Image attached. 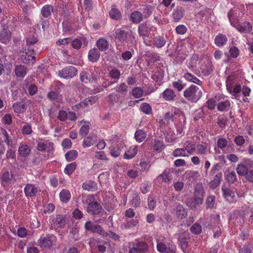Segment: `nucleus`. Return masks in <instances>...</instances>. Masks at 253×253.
<instances>
[{"label":"nucleus","instance_id":"nucleus-34","mask_svg":"<svg viewBox=\"0 0 253 253\" xmlns=\"http://www.w3.org/2000/svg\"><path fill=\"white\" fill-rule=\"evenodd\" d=\"M121 72L120 70L116 68H113L109 70L108 73L109 76L113 80L114 83H117L121 77Z\"/></svg>","mask_w":253,"mask_h":253},{"label":"nucleus","instance_id":"nucleus-60","mask_svg":"<svg viewBox=\"0 0 253 253\" xmlns=\"http://www.w3.org/2000/svg\"><path fill=\"white\" fill-rule=\"evenodd\" d=\"M110 150L111 156L115 158L118 157L121 154V149L119 147L111 146Z\"/></svg>","mask_w":253,"mask_h":253},{"label":"nucleus","instance_id":"nucleus-56","mask_svg":"<svg viewBox=\"0 0 253 253\" xmlns=\"http://www.w3.org/2000/svg\"><path fill=\"white\" fill-rule=\"evenodd\" d=\"M215 203V196L210 195L208 196L206 201V205L207 209H212L214 207Z\"/></svg>","mask_w":253,"mask_h":253},{"label":"nucleus","instance_id":"nucleus-13","mask_svg":"<svg viewBox=\"0 0 253 253\" xmlns=\"http://www.w3.org/2000/svg\"><path fill=\"white\" fill-rule=\"evenodd\" d=\"M238 31L241 33L249 34L252 30V25L251 23L248 21H244L240 23L239 22L234 27Z\"/></svg>","mask_w":253,"mask_h":253},{"label":"nucleus","instance_id":"nucleus-58","mask_svg":"<svg viewBox=\"0 0 253 253\" xmlns=\"http://www.w3.org/2000/svg\"><path fill=\"white\" fill-rule=\"evenodd\" d=\"M191 231L192 233L198 235L202 232V226L198 223H195L191 227Z\"/></svg>","mask_w":253,"mask_h":253},{"label":"nucleus","instance_id":"nucleus-15","mask_svg":"<svg viewBox=\"0 0 253 253\" xmlns=\"http://www.w3.org/2000/svg\"><path fill=\"white\" fill-rule=\"evenodd\" d=\"M64 84L59 81H56L51 85V90L48 93L47 95H59L64 90Z\"/></svg>","mask_w":253,"mask_h":253},{"label":"nucleus","instance_id":"nucleus-24","mask_svg":"<svg viewBox=\"0 0 253 253\" xmlns=\"http://www.w3.org/2000/svg\"><path fill=\"white\" fill-rule=\"evenodd\" d=\"M100 53L99 50L97 48L91 49L88 54V59L89 61L94 63L96 62L100 58Z\"/></svg>","mask_w":253,"mask_h":253},{"label":"nucleus","instance_id":"nucleus-59","mask_svg":"<svg viewBox=\"0 0 253 253\" xmlns=\"http://www.w3.org/2000/svg\"><path fill=\"white\" fill-rule=\"evenodd\" d=\"M217 145L218 148L223 150L228 145V141L224 138H219L217 141Z\"/></svg>","mask_w":253,"mask_h":253},{"label":"nucleus","instance_id":"nucleus-1","mask_svg":"<svg viewBox=\"0 0 253 253\" xmlns=\"http://www.w3.org/2000/svg\"><path fill=\"white\" fill-rule=\"evenodd\" d=\"M113 35L116 43H132L136 41L135 33L131 30L126 31L122 28H118L114 31Z\"/></svg>","mask_w":253,"mask_h":253},{"label":"nucleus","instance_id":"nucleus-53","mask_svg":"<svg viewBox=\"0 0 253 253\" xmlns=\"http://www.w3.org/2000/svg\"><path fill=\"white\" fill-rule=\"evenodd\" d=\"M76 167L77 164L76 163H71L67 165L64 169V172L68 175H70L74 172Z\"/></svg>","mask_w":253,"mask_h":253},{"label":"nucleus","instance_id":"nucleus-9","mask_svg":"<svg viewBox=\"0 0 253 253\" xmlns=\"http://www.w3.org/2000/svg\"><path fill=\"white\" fill-rule=\"evenodd\" d=\"M84 228L86 232L97 233L101 235H106L105 231L102 229L100 225L95 224L91 221H88L85 222Z\"/></svg>","mask_w":253,"mask_h":253},{"label":"nucleus","instance_id":"nucleus-44","mask_svg":"<svg viewBox=\"0 0 253 253\" xmlns=\"http://www.w3.org/2000/svg\"><path fill=\"white\" fill-rule=\"evenodd\" d=\"M27 73L26 67L22 65H18L15 67V73L17 77L23 78Z\"/></svg>","mask_w":253,"mask_h":253},{"label":"nucleus","instance_id":"nucleus-36","mask_svg":"<svg viewBox=\"0 0 253 253\" xmlns=\"http://www.w3.org/2000/svg\"><path fill=\"white\" fill-rule=\"evenodd\" d=\"M53 10V7L51 5L46 4L42 7L41 14L44 18H48L50 16Z\"/></svg>","mask_w":253,"mask_h":253},{"label":"nucleus","instance_id":"nucleus-18","mask_svg":"<svg viewBox=\"0 0 253 253\" xmlns=\"http://www.w3.org/2000/svg\"><path fill=\"white\" fill-rule=\"evenodd\" d=\"M185 14V10L181 6H177L171 14V17L174 22H179L183 18Z\"/></svg>","mask_w":253,"mask_h":253},{"label":"nucleus","instance_id":"nucleus-38","mask_svg":"<svg viewBox=\"0 0 253 253\" xmlns=\"http://www.w3.org/2000/svg\"><path fill=\"white\" fill-rule=\"evenodd\" d=\"M18 152L21 156L27 157L31 152L30 147L27 144H21L19 147Z\"/></svg>","mask_w":253,"mask_h":253},{"label":"nucleus","instance_id":"nucleus-62","mask_svg":"<svg viewBox=\"0 0 253 253\" xmlns=\"http://www.w3.org/2000/svg\"><path fill=\"white\" fill-rule=\"evenodd\" d=\"M141 110L146 114L150 115L152 113L151 106L147 103H143L141 105Z\"/></svg>","mask_w":253,"mask_h":253},{"label":"nucleus","instance_id":"nucleus-20","mask_svg":"<svg viewBox=\"0 0 253 253\" xmlns=\"http://www.w3.org/2000/svg\"><path fill=\"white\" fill-rule=\"evenodd\" d=\"M26 40L27 48L35 49V44L38 42L37 35L36 33H30L28 34Z\"/></svg>","mask_w":253,"mask_h":253},{"label":"nucleus","instance_id":"nucleus-63","mask_svg":"<svg viewBox=\"0 0 253 253\" xmlns=\"http://www.w3.org/2000/svg\"><path fill=\"white\" fill-rule=\"evenodd\" d=\"M94 157L98 160L107 161L108 159L104 151H96L95 153Z\"/></svg>","mask_w":253,"mask_h":253},{"label":"nucleus","instance_id":"nucleus-31","mask_svg":"<svg viewBox=\"0 0 253 253\" xmlns=\"http://www.w3.org/2000/svg\"><path fill=\"white\" fill-rule=\"evenodd\" d=\"M24 192L26 196L33 197L37 193V189L33 184H27L24 188Z\"/></svg>","mask_w":253,"mask_h":253},{"label":"nucleus","instance_id":"nucleus-16","mask_svg":"<svg viewBox=\"0 0 253 253\" xmlns=\"http://www.w3.org/2000/svg\"><path fill=\"white\" fill-rule=\"evenodd\" d=\"M56 241V237L54 235H50L45 238H41L39 242L42 247L49 248L51 247L53 243Z\"/></svg>","mask_w":253,"mask_h":253},{"label":"nucleus","instance_id":"nucleus-11","mask_svg":"<svg viewBox=\"0 0 253 253\" xmlns=\"http://www.w3.org/2000/svg\"><path fill=\"white\" fill-rule=\"evenodd\" d=\"M253 166V161L247 160L245 164H238L236 168L237 173L241 176H245L248 170Z\"/></svg>","mask_w":253,"mask_h":253},{"label":"nucleus","instance_id":"nucleus-57","mask_svg":"<svg viewBox=\"0 0 253 253\" xmlns=\"http://www.w3.org/2000/svg\"><path fill=\"white\" fill-rule=\"evenodd\" d=\"M221 175L216 174L214 176V179L210 183V187L212 189H214L220 184Z\"/></svg>","mask_w":253,"mask_h":253},{"label":"nucleus","instance_id":"nucleus-64","mask_svg":"<svg viewBox=\"0 0 253 253\" xmlns=\"http://www.w3.org/2000/svg\"><path fill=\"white\" fill-rule=\"evenodd\" d=\"M82 42L80 39H75L71 42L72 47L75 49H79L82 47Z\"/></svg>","mask_w":253,"mask_h":253},{"label":"nucleus","instance_id":"nucleus-50","mask_svg":"<svg viewBox=\"0 0 253 253\" xmlns=\"http://www.w3.org/2000/svg\"><path fill=\"white\" fill-rule=\"evenodd\" d=\"M78 155L76 150H72L68 151L65 155V158L68 161H72L75 160Z\"/></svg>","mask_w":253,"mask_h":253},{"label":"nucleus","instance_id":"nucleus-22","mask_svg":"<svg viewBox=\"0 0 253 253\" xmlns=\"http://www.w3.org/2000/svg\"><path fill=\"white\" fill-rule=\"evenodd\" d=\"M129 202L133 207L139 206L141 200L138 194L134 191H132L129 194Z\"/></svg>","mask_w":253,"mask_h":253},{"label":"nucleus","instance_id":"nucleus-42","mask_svg":"<svg viewBox=\"0 0 253 253\" xmlns=\"http://www.w3.org/2000/svg\"><path fill=\"white\" fill-rule=\"evenodd\" d=\"M183 148L185 152H187L188 157L192 155L196 150L195 144L192 142L187 141L184 143Z\"/></svg>","mask_w":253,"mask_h":253},{"label":"nucleus","instance_id":"nucleus-33","mask_svg":"<svg viewBox=\"0 0 253 253\" xmlns=\"http://www.w3.org/2000/svg\"><path fill=\"white\" fill-rule=\"evenodd\" d=\"M227 38L226 35L218 34L215 38L214 42L216 45L221 46L226 44Z\"/></svg>","mask_w":253,"mask_h":253},{"label":"nucleus","instance_id":"nucleus-51","mask_svg":"<svg viewBox=\"0 0 253 253\" xmlns=\"http://www.w3.org/2000/svg\"><path fill=\"white\" fill-rule=\"evenodd\" d=\"M38 86L35 84H27L25 86V90H28L29 95H34L38 92Z\"/></svg>","mask_w":253,"mask_h":253},{"label":"nucleus","instance_id":"nucleus-10","mask_svg":"<svg viewBox=\"0 0 253 253\" xmlns=\"http://www.w3.org/2000/svg\"><path fill=\"white\" fill-rule=\"evenodd\" d=\"M235 78L233 76H229L226 79V87L230 93L234 92L235 94L241 92V86L240 84H234Z\"/></svg>","mask_w":253,"mask_h":253},{"label":"nucleus","instance_id":"nucleus-8","mask_svg":"<svg viewBox=\"0 0 253 253\" xmlns=\"http://www.w3.org/2000/svg\"><path fill=\"white\" fill-rule=\"evenodd\" d=\"M77 70L76 67L69 66L63 68L58 72L60 77L64 79L73 78L77 75Z\"/></svg>","mask_w":253,"mask_h":253},{"label":"nucleus","instance_id":"nucleus-54","mask_svg":"<svg viewBox=\"0 0 253 253\" xmlns=\"http://www.w3.org/2000/svg\"><path fill=\"white\" fill-rule=\"evenodd\" d=\"M187 152H185L184 148H177L175 149L172 153L174 157H188Z\"/></svg>","mask_w":253,"mask_h":253},{"label":"nucleus","instance_id":"nucleus-61","mask_svg":"<svg viewBox=\"0 0 253 253\" xmlns=\"http://www.w3.org/2000/svg\"><path fill=\"white\" fill-rule=\"evenodd\" d=\"M89 129V124L87 123L83 125L80 130V134L83 136H85L87 134Z\"/></svg>","mask_w":253,"mask_h":253},{"label":"nucleus","instance_id":"nucleus-28","mask_svg":"<svg viewBox=\"0 0 253 253\" xmlns=\"http://www.w3.org/2000/svg\"><path fill=\"white\" fill-rule=\"evenodd\" d=\"M152 42L153 44L157 48H162L165 45L166 40L163 36H157L153 38Z\"/></svg>","mask_w":253,"mask_h":253},{"label":"nucleus","instance_id":"nucleus-43","mask_svg":"<svg viewBox=\"0 0 253 253\" xmlns=\"http://www.w3.org/2000/svg\"><path fill=\"white\" fill-rule=\"evenodd\" d=\"M202 93V92L201 89H200L197 86L192 85L184 91L183 95H200Z\"/></svg>","mask_w":253,"mask_h":253},{"label":"nucleus","instance_id":"nucleus-5","mask_svg":"<svg viewBox=\"0 0 253 253\" xmlns=\"http://www.w3.org/2000/svg\"><path fill=\"white\" fill-rule=\"evenodd\" d=\"M222 191L226 201L230 203L237 201L238 198L236 195V192L235 189L224 186L222 187Z\"/></svg>","mask_w":253,"mask_h":253},{"label":"nucleus","instance_id":"nucleus-55","mask_svg":"<svg viewBox=\"0 0 253 253\" xmlns=\"http://www.w3.org/2000/svg\"><path fill=\"white\" fill-rule=\"evenodd\" d=\"M80 79L82 82L87 84L90 81V74L86 71H83L80 74Z\"/></svg>","mask_w":253,"mask_h":253},{"label":"nucleus","instance_id":"nucleus-6","mask_svg":"<svg viewBox=\"0 0 253 253\" xmlns=\"http://www.w3.org/2000/svg\"><path fill=\"white\" fill-rule=\"evenodd\" d=\"M37 148L40 151H46L47 156H49L53 153V143L48 140H40L38 142Z\"/></svg>","mask_w":253,"mask_h":253},{"label":"nucleus","instance_id":"nucleus-40","mask_svg":"<svg viewBox=\"0 0 253 253\" xmlns=\"http://www.w3.org/2000/svg\"><path fill=\"white\" fill-rule=\"evenodd\" d=\"M71 197L70 192L67 189H63L59 193L60 200L63 203H67Z\"/></svg>","mask_w":253,"mask_h":253},{"label":"nucleus","instance_id":"nucleus-30","mask_svg":"<svg viewBox=\"0 0 253 253\" xmlns=\"http://www.w3.org/2000/svg\"><path fill=\"white\" fill-rule=\"evenodd\" d=\"M210 150L206 143H202L197 145L195 152L197 154L205 155L208 154V152Z\"/></svg>","mask_w":253,"mask_h":253},{"label":"nucleus","instance_id":"nucleus-29","mask_svg":"<svg viewBox=\"0 0 253 253\" xmlns=\"http://www.w3.org/2000/svg\"><path fill=\"white\" fill-rule=\"evenodd\" d=\"M97 141V136L96 135H90L84 138L83 142V146L84 148L88 147L92 145Z\"/></svg>","mask_w":253,"mask_h":253},{"label":"nucleus","instance_id":"nucleus-37","mask_svg":"<svg viewBox=\"0 0 253 253\" xmlns=\"http://www.w3.org/2000/svg\"><path fill=\"white\" fill-rule=\"evenodd\" d=\"M12 65L10 63H4L2 64L0 63V76L2 73H5L6 75H9L12 70Z\"/></svg>","mask_w":253,"mask_h":253},{"label":"nucleus","instance_id":"nucleus-35","mask_svg":"<svg viewBox=\"0 0 253 253\" xmlns=\"http://www.w3.org/2000/svg\"><path fill=\"white\" fill-rule=\"evenodd\" d=\"M170 172L169 170L166 169L162 173L160 174L156 180L159 182H168L170 180Z\"/></svg>","mask_w":253,"mask_h":253},{"label":"nucleus","instance_id":"nucleus-23","mask_svg":"<svg viewBox=\"0 0 253 253\" xmlns=\"http://www.w3.org/2000/svg\"><path fill=\"white\" fill-rule=\"evenodd\" d=\"M65 223L66 221L64 217L61 215H58L54 218L51 223L52 225L55 228H63Z\"/></svg>","mask_w":253,"mask_h":253},{"label":"nucleus","instance_id":"nucleus-26","mask_svg":"<svg viewBox=\"0 0 253 253\" xmlns=\"http://www.w3.org/2000/svg\"><path fill=\"white\" fill-rule=\"evenodd\" d=\"M142 13L139 11L135 10L132 12L130 16V20L134 24H138L143 20Z\"/></svg>","mask_w":253,"mask_h":253},{"label":"nucleus","instance_id":"nucleus-47","mask_svg":"<svg viewBox=\"0 0 253 253\" xmlns=\"http://www.w3.org/2000/svg\"><path fill=\"white\" fill-rule=\"evenodd\" d=\"M14 111L18 113H22L26 109L25 103L23 102H17L13 105Z\"/></svg>","mask_w":253,"mask_h":253},{"label":"nucleus","instance_id":"nucleus-19","mask_svg":"<svg viewBox=\"0 0 253 253\" xmlns=\"http://www.w3.org/2000/svg\"><path fill=\"white\" fill-rule=\"evenodd\" d=\"M138 32L140 37H143L144 43L148 45V44L145 41V38L148 37L150 34V29L146 23L140 24L138 27Z\"/></svg>","mask_w":253,"mask_h":253},{"label":"nucleus","instance_id":"nucleus-14","mask_svg":"<svg viewBox=\"0 0 253 253\" xmlns=\"http://www.w3.org/2000/svg\"><path fill=\"white\" fill-rule=\"evenodd\" d=\"M1 185L5 188V186L12 183L13 179V175L12 173L8 170H4L1 174Z\"/></svg>","mask_w":253,"mask_h":253},{"label":"nucleus","instance_id":"nucleus-17","mask_svg":"<svg viewBox=\"0 0 253 253\" xmlns=\"http://www.w3.org/2000/svg\"><path fill=\"white\" fill-rule=\"evenodd\" d=\"M173 212H175L176 216L179 218L183 219L186 217L187 212L183 206L179 204L175 203L173 209Z\"/></svg>","mask_w":253,"mask_h":253},{"label":"nucleus","instance_id":"nucleus-12","mask_svg":"<svg viewBox=\"0 0 253 253\" xmlns=\"http://www.w3.org/2000/svg\"><path fill=\"white\" fill-rule=\"evenodd\" d=\"M11 32L8 26H4L0 31V42L2 43L7 44L11 41Z\"/></svg>","mask_w":253,"mask_h":253},{"label":"nucleus","instance_id":"nucleus-39","mask_svg":"<svg viewBox=\"0 0 253 253\" xmlns=\"http://www.w3.org/2000/svg\"><path fill=\"white\" fill-rule=\"evenodd\" d=\"M83 188L85 190L93 192L97 189V184L95 182L89 180L83 183Z\"/></svg>","mask_w":253,"mask_h":253},{"label":"nucleus","instance_id":"nucleus-4","mask_svg":"<svg viewBox=\"0 0 253 253\" xmlns=\"http://www.w3.org/2000/svg\"><path fill=\"white\" fill-rule=\"evenodd\" d=\"M36 52L34 48L26 49V51L23 52L21 55L22 62L27 64H33L36 62Z\"/></svg>","mask_w":253,"mask_h":253},{"label":"nucleus","instance_id":"nucleus-45","mask_svg":"<svg viewBox=\"0 0 253 253\" xmlns=\"http://www.w3.org/2000/svg\"><path fill=\"white\" fill-rule=\"evenodd\" d=\"M213 69V66L211 63H208L204 67H201V71L203 75L208 76L212 73Z\"/></svg>","mask_w":253,"mask_h":253},{"label":"nucleus","instance_id":"nucleus-25","mask_svg":"<svg viewBox=\"0 0 253 253\" xmlns=\"http://www.w3.org/2000/svg\"><path fill=\"white\" fill-rule=\"evenodd\" d=\"M138 152V147L136 145L130 146L125 152L123 158L125 159L129 160L134 158Z\"/></svg>","mask_w":253,"mask_h":253},{"label":"nucleus","instance_id":"nucleus-21","mask_svg":"<svg viewBox=\"0 0 253 253\" xmlns=\"http://www.w3.org/2000/svg\"><path fill=\"white\" fill-rule=\"evenodd\" d=\"M228 18L230 24L234 27L239 23V15L236 10L231 9L227 14Z\"/></svg>","mask_w":253,"mask_h":253},{"label":"nucleus","instance_id":"nucleus-7","mask_svg":"<svg viewBox=\"0 0 253 253\" xmlns=\"http://www.w3.org/2000/svg\"><path fill=\"white\" fill-rule=\"evenodd\" d=\"M129 248L128 253H145L148 249L147 245L143 242L131 243L129 244Z\"/></svg>","mask_w":253,"mask_h":253},{"label":"nucleus","instance_id":"nucleus-48","mask_svg":"<svg viewBox=\"0 0 253 253\" xmlns=\"http://www.w3.org/2000/svg\"><path fill=\"white\" fill-rule=\"evenodd\" d=\"M146 137L145 132L141 129H139L136 131L134 134V137L135 140L138 142H142Z\"/></svg>","mask_w":253,"mask_h":253},{"label":"nucleus","instance_id":"nucleus-52","mask_svg":"<svg viewBox=\"0 0 253 253\" xmlns=\"http://www.w3.org/2000/svg\"><path fill=\"white\" fill-rule=\"evenodd\" d=\"M153 7L149 5H146L143 11V17L144 18H148L153 13Z\"/></svg>","mask_w":253,"mask_h":253},{"label":"nucleus","instance_id":"nucleus-46","mask_svg":"<svg viewBox=\"0 0 253 253\" xmlns=\"http://www.w3.org/2000/svg\"><path fill=\"white\" fill-rule=\"evenodd\" d=\"M97 98H96V96H90L87 98H85L83 100L82 102L80 103V105L82 107H84L85 106L91 105L94 103Z\"/></svg>","mask_w":253,"mask_h":253},{"label":"nucleus","instance_id":"nucleus-27","mask_svg":"<svg viewBox=\"0 0 253 253\" xmlns=\"http://www.w3.org/2000/svg\"><path fill=\"white\" fill-rule=\"evenodd\" d=\"M109 16L113 19L118 20L121 18V12L120 10L117 8L116 5L113 4L111 6V9L109 11Z\"/></svg>","mask_w":253,"mask_h":253},{"label":"nucleus","instance_id":"nucleus-49","mask_svg":"<svg viewBox=\"0 0 253 253\" xmlns=\"http://www.w3.org/2000/svg\"><path fill=\"white\" fill-rule=\"evenodd\" d=\"M175 33L178 35H184L188 31V28L183 24H179L175 29Z\"/></svg>","mask_w":253,"mask_h":253},{"label":"nucleus","instance_id":"nucleus-3","mask_svg":"<svg viewBox=\"0 0 253 253\" xmlns=\"http://www.w3.org/2000/svg\"><path fill=\"white\" fill-rule=\"evenodd\" d=\"M204 191L203 189L195 192V196L188 200L187 205L191 209H195L197 206L202 204L203 202Z\"/></svg>","mask_w":253,"mask_h":253},{"label":"nucleus","instance_id":"nucleus-2","mask_svg":"<svg viewBox=\"0 0 253 253\" xmlns=\"http://www.w3.org/2000/svg\"><path fill=\"white\" fill-rule=\"evenodd\" d=\"M93 199L94 196L93 195L86 196L85 202L87 204V211L94 214H98L101 211V206L98 202L92 201Z\"/></svg>","mask_w":253,"mask_h":253},{"label":"nucleus","instance_id":"nucleus-32","mask_svg":"<svg viewBox=\"0 0 253 253\" xmlns=\"http://www.w3.org/2000/svg\"><path fill=\"white\" fill-rule=\"evenodd\" d=\"M96 46L99 51H105L109 48V42L106 39L101 38L97 41Z\"/></svg>","mask_w":253,"mask_h":253},{"label":"nucleus","instance_id":"nucleus-41","mask_svg":"<svg viewBox=\"0 0 253 253\" xmlns=\"http://www.w3.org/2000/svg\"><path fill=\"white\" fill-rule=\"evenodd\" d=\"M166 238L162 237L157 240V249L159 252H164L168 245L165 243Z\"/></svg>","mask_w":253,"mask_h":253}]
</instances>
